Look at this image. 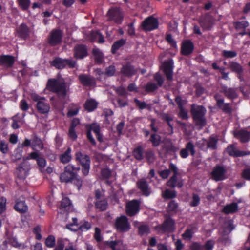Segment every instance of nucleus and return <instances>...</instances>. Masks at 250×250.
<instances>
[{
	"mask_svg": "<svg viewBox=\"0 0 250 250\" xmlns=\"http://www.w3.org/2000/svg\"><path fill=\"white\" fill-rule=\"evenodd\" d=\"M116 71L115 66L114 65H110L105 68L104 71V75L107 77H112L115 74Z\"/></svg>",
	"mask_w": 250,
	"mask_h": 250,
	"instance_id": "a18cd8bd",
	"label": "nucleus"
},
{
	"mask_svg": "<svg viewBox=\"0 0 250 250\" xmlns=\"http://www.w3.org/2000/svg\"><path fill=\"white\" fill-rule=\"evenodd\" d=\"M74 167L71 165H68L65 167L64 170L60 176L62 182L68 183L71 182L76 177V173L74 172Z\"/></svg>",
	"mask_w": 250,
	"mask_h": 250,
	"instance_id": "6e6552de",
	"label": "nucleus"
},
{
	"mask_svg": "<svg viewBox=\"0 0 250 250\" xmlns=\"http://www.w3.org/2000/svg\"><path fill=\"white\" fill-rule=\"evenodd\" d=\"M79 78L81 83L84 86H91L96 84L95 79L89 75H80Z\"/></svg>",
	"mask_w": 250,
	"mask_h": 250,
	"instance_id": "a878e982",
	"label": "nucleus"
},
{
	"mask_svg": "<svg viewBox=\"0 0 250 250\" xmlns=\"http://www.w3.org/2000/svg\"><path fill=\"white\" fill-rule=\"evenodd\" d=\"M32 147L36 151L42 149L43 148V144L41 140L37 137H34L32 142Z\"/></svg>",
	"mask_w": 250,
	"mask_h": 250,
	"instance_id": "ea45409f",
	"label": "nucleus"
},
{
	"mask_svg": "<svg viewBox=\"0 0 250 250\" xmlns=\"http://www.w3.org/2000/svg\"><path fill=\"white\" fill-rule=\"evenodd\" d=\"M47 86L50 91L57 93L60 98L64 99L66 97L68 88L63 79H49Z\"/></svg>",
	"mask_w": 250,
	"mask_h": 250,
	"instance_id": "f257e3e1",
	"label": "nucleus"
},
{
	"mask_svg": "<svg viewBox=\"0 0 250 250\" xmlns=\"http://www.w3.org/2000/svg\"><path fill=\"white\" fill-rule=\"evenodd\" d=\"M105 244L109 246L112 250H126L127 247L124 245L121 240L105 241Z\"/></svg>",
	"mask_w": 250,
	"mask_h": 250,
	"instance_id": "6ab92c4d",
	"label": "nucleus"
},
{
	"mask_svg": "<svg viewBox=\"0 0 250 250\" xmlns=\"http://www.w3.org/2000/svg\"><path fill=\"white\" fill-rule=\"evenodd\" d=\"M234 25L236 29H240L246 28L248 26V23L246 21H242L235 22Z\"/></svg>",
	"mask_w": 250,
	"mask_h": 250,
	"instance_id": "0e129e2a",
	"label": "nucleus"
},
{
	"mask_svg": "<svg viewBox=\"0 0 250 250\" xmlns=\"http://www.w3.org/2000/svg\"><path fill=\"white\" fill-rule=\"evenodd\" d=\"M176 196V192L174 190L166 189L164 194V197L166 198L171 199L175 198Z\"/></svg>",
	"mask_w": 250,
	"mask_h": 250,
	"instance_id": "5fc2aeb1",
	"label": "nucleus"
},
{
	"mask_svg": "<svg viewBox=\"0 0 250 250\" xmlns=\"http://www.w3.org/2000/svg\"><path fill=\"white\" fill-rule=\"evenodd\" d=\"M64 240L62 238L57 240V246L54 250H63L64 247Z\"/></svg>",
	"mask_w": 250,
	"mask_h": 250,
	"instance_id": "052dcab7",
	"label": "nucleus"
},
{
	"mask_svg": "<svg viewBox=\"0 0 250 250\" xmlns=\"http://www.w3.org/2000/svg\"><path fill=\"white\" fill-rule=\"evenodd\" d=\"M164 231L172 232L175 230V222L170 218H167L161 227Z\"/></svg>",
	"mask_w": 250,
	"mask_h": 250,
	"instance_id": "cd10ccee",
	"label": "nucleus"
},
{
	"mask_svg": "<svg viewBox=\"0 0 250 250\" xmlns=\"http://www.w3.org/2000/svg\"><path fill=\"white\" fill-rule=\"evenodd\" d=\"M190 152L192 156L195 153L194 146L191 142H189L186 146L185 148L182 149L180 152V155L183 158H186L188 156V152Z\"/></svg>",
	"mask_w": 250,
	"mask_h": 250,
	"instance_id": "5701e85b",
	"label": "nucleus"
},
{
	"mask_svg": "<svg viewBox=\"0 0 250 250\" xmlns=\"http://www.w3.org/2000/svg\"><path fill=\"white\" fill-rule=\"evenodd\" d=\"M167 185L172 188H174L176 186L180 188L183 186V184L182 180L178 179L177 175H173L167 181Z\"/></svg>",
	"mask_w": 250,
	"mask_h": 250,
	"instance_id": "7c9ffc66",
	"label": "nucleus"
},
{
	"mask_svg": "<svg viewBox=\"0 0 250 250\" xmlns=\"http://www.w3.org/2000/svg\"><path fill=\"white\" fill-rule=\"evenodd\" d=\"M206 112V109L202 106H198L193 104L191 107V113L193 119L197 125L202 127L206 124L205 115Z\"/></svg>",
	"mask_w": 250,
	"mask_h": 250,
	"instance_id": "f03ea898",
	"label": "nucleus"
},
{
	"mask_svg": "<svg viewBox=\"0 0 250 250\" xmlns=\"http://www.w3.org/2000/svg\"><path fill=\"white\" fill-rule=\"evenodd\" d=\"M173 62L172 60L165 62L162 65L163 71L168 81H171L173 78Z\"/></svg>",
	"mask_w": 250,
	"mask_h": 250,
	"instance_id": "dca6fc26",
	"label": "nucleus"
},
{
	"mask_svg": "<svg viewBox=\"0 0 250 250\" xmlns=\"http://www.w3.org/2000/svg\"><path fill=\"white\" fill-rule=\"evenodd\" d=\"M146 158L149 163H152L155 160V154L153 150L148 149L146 152Z\"/></svg>",
	"mask_w": 250,
	"mask_h": 250,
	"instance_id": "8fccbe9b",
	"label": "nucleus"
},
{
	"mask_svg": "<svg viewBox=\"0 0 250 250\" xmlns=\"http://www.w3.org/2000/svg\"><path fill=\"white\" fill-rule=\"evenodd\" d=\"M222 92L227 97L231 99H235L238 96L236 89L233 88L223 86L222 89Z\"/></svg>",
	"mask_w": 250,
	"mask_h": 250,
	"instance_id": "473e14b6",
	"label": "nucleus"
},
{
	"mask_svg": "<svg viewBox=\"0 0 250 250\" xmlns=\"http://www.w3.org/2000/svg\"><path fill=\"white\" fill-rule=\"evenodd\" d=\"M175 101L179 108L183 107V106L187 103L186 100L182 99L180 96H177L175 98Z\"/></svg>",
	"mask_w": 250,
	"mask_h": 250,
	"instance_id": "69168bd1",
	"label": "nucleus"
},
{
	"mask_svg": "<svg viewBox=\"0 0 250 250\" xmlns=\"http://www.w3.org/2000/svg\"><path fill=\"white\" fill-rule=\"evenodd\" d=\"M107 202L105 200L97 201L95 203V206L97 209L100 211H103L106 209L107 207Z\"/></svg>",
	"mask_w": 250,
	"mask_h": 250,
	"instance_id": "c03bdc74",
	"label": "nucleus"
},
{
	"mask_svg": "<svg viewBox=\"0 0 250 250\" xmlns=\"http://www.w3.org/2000/svg\"><path fill=\"white\" fill-rule=\"evenodd\" d=\"M178 204L175 201H171L168 206V210L169 211H176L178 208Z\"/></svg>",
	"mask_w": 250,
	"mask_h": 250,
	"instance_id": "4d7b16f0",
	"label": "nucleus"
},
{
	"mask_svg": "<svg viewBox=\"0 0 250 250\" xmlns=\"http://www.w3.org/2000/svg\"><path fill=\"white\" fill-rule=\"evenodd\" d=\"M15 62V58L11 55H1L0 56V66L11 67Z\"/></svg>",
	"mask_w": 250,
	"mask_h": 250,
	"instance_id": "393cba45",
	"label": "nucleus"
},
{
	"mask_svg": "<svg viewBox=\"0 0 250 250\" xmlns=\"http://www.w3.org/2000/svg\"><path fill=\"white\" fill-rule=\"evenodd\" d=\"M149 140L152 143L153 146L157 147L161 143V137L158 134L153 133L151 135Z\"/></svg>",
	"mask_w": 250,
	"mask_h": 250,
	"instance_id": "37998d69",
	"label": "nucleus"
},
{
	"mask_svg": "<svg viewBox=\"0 0 250 250\" xmlns=\"http://www.w3.org/2000/svg\"><path fill=\"white\" fill-rule=\"evenodd\" d=\"M158 21L152 16L146 19L142 23L141 27L145 31H149L157 29L158 27Z\"/></svg>",
	"mask_w": 250,
	"mask_h": 250,
	"instance_id": "9d476101",
	"label": "nucleus"
},
{
	"mask_svg": "<svg viewBox=\"0 0 250 250\" xmlns=\"http://www.w3.org/2000/svg\"><path fill=\"white\" fill-rule=\"evenodd\" d=\"M140 203L133 200L128 202L126 205V212L130 216L135 215L139 211Z\"/></svg>",
	"mask_w": 250,
	"mask_h": 250,
	"instance_id": "2eb2a0df",
	"label": "nucleus"
},
{
	"mask_svg": "<svg viewBox=\"0 0 250 250\" xmlns=\"http://www.w3.org/2000/svg\"><path fill=\"white\" fill-rule=\"evenodd\" d=\"M136 70L129 63L123 65L121 69L120 73L125 77H130L134 75Z\"/></svg>",
	"mask_w": 250,
	"mask_h": 250,
	"instance_id": "4be33fe9",
	"label": "nucleus"
},
{
	"mask_svg": "<svg viewBox=\"0 0 250 250\" xmlns=\"http://www.w3.org/2000/svg\"><path fill=\"white\" fill-rule=\"evenodd\" d=\"M214 243L212 240H208L205 244L204 248L206 250H212L214 246Z\"/></svg>",
	"mask_w": 250,
	"mask_h": 250,
	"instance_id": "774afa93",
	"label": "nucleus"
},
{
	"mask_svg": "<svg viewBox=\"0 0 250 250\" xmlns=\"http://www.w3.org/2000/svg\"><path fill=\"white\" fill-rule=\"evenodd\" d=\"M193 49V45L190 41H187L182 43L181 52L183 55H189L192 53Z\"/></svg>",
	"mask_w": 250,
	"mask_h": 250,
	"instance_id": "2f4dec72",
	"label": "nucleus"
},
{
	"mask_svg": "<svg viewBox=\"0 0 250 250\" xmlns=\"http://www.w3.org/2000/svg\"><path fill=\"white\" fill-rule=\"evenodd\" d=\"M72 208L73 206L69 199L67 197L63 198L61 201L59 208L60 213H64L65 212H68L72 210Z\"/></svg>",
	"mask_w": 250,
	"mask_h": 250,
	"instance_id": "412c9836",
	"label": "nucleus"
},
{
	"mask_svg": "<svg viewBox=\"0 0 250 250\" xmlns=\"http://www.w3.org/2000/svg\"><path fill=\"white\" fill-rule=\"evenodd\" d=\"M30 0H19V4L23 10H27L29 5Z\"/></svg>",
	"mask_w": 250,
	"mask_h": 250,
	"instance_id": "6e6d98bb",
	"label": "nucleus"
},
{
	"mask_svg": "<svg viewBox=\"0 0 250 250\" xmlns=\"http://www.w3.org/2000/svg\"><path fill=\"white\" fill-rule=\"evenodd\" d=\"M31 158L36 159L39 167L41 168H43L46 165L45 160L42 157H39V153L37 152H32L30 154Z\"/></svg>",
	"mask_w": 250,
	"mask_h": 250,
	"instance_id": "f704fd0d",
	"label": "nucleus"
},
{
	"mask_svg": "<svg viewBox=\"0 0 250 250\" xmlns=\"http://www.w3.org/2000/svg\"><path fill=\"white\" fill-rule=\"evenodd\" d=\"M155 80L157 82L158 87H161L164 83V79L162 76L159 73H156L154 76Z\"/></svg>",
	"mask_w": 250,
	"mask_h": 250,
	"instance_id": "13d9d810",
	"label": "nucleus"
},
{
	"mask_svg": "<svg viewBox=\"0 0 250 250\" xmlns=\"http://www.w3.org/2000/svg\"><path fill=\"white\" fill-rule=\"evenodd\" d=\"M45 245L48 247L52 248L55 243V239L53 236H49L45 240Z\"/></svg>",
	"mask_w": 250,
	"mask_h": 250,
	"instance_id": "603ef678",
	"label": "nucleus"
},
{
	"mask_svg": "<svg viewBox=\"0 0 250 250\" xmlns=\"http://www.w3.org/2000/svg\"><path fill=\"white\" fill-rule=\"evenodd\" d=\"M108 21H113L115 23L121 24L124 18L123 12L118 8L110 9L107 14Z\"/></svg>",
	"mask_w": 250,
	"mask_h": 250,
	"instance_id": "1a4fd4ad",
	"label": "nucleus"
},
{
	"mask_svg": "<svg viewBox=\"0 0 250 250\" xmlns=\"http://www.w3.org/2000/svg\"><path fill=\"white\" fill-rule=\"evenodd\" d=\"M233 134L243 143L248 142L250 138V132L243 129L236 131Z\"/></svg>",
	"mask_w": 250,
	"mask_h": 250,
	"instance_id": "b1692460",
	"label": "nucleus"
},
{
	"mask_svg": "<svg viewBox=\"0 0 250 250\" xmlns=\"http://www.w3.org/2000/svg\"><path fill=\"white\" fill-rule=\"evenodd\" d=\"M71 152V149L70 147H68L66 151L60 156V160L61 162L63 164L68 163L71 160V155L70 154Z\"/></svg>",
	"mask_w": 250,
	"mask_h": 250,
	"instance_id": "58836bf2",
	"label": "nucleus"
},
{
	"mask_svg": "<svg viewBox=\"0 0 250 250\" xmlns=\"http://www.w3.org/2000/svg\"><path fill=\"white\" fill-rule=\"evenodd\" d=\"M214 23V19L209 14H205L200 21L201 27L204 30L210 29Z\"/></svg>",
	"mask_w": 250,
	"mask_h": 250,
	"instance_id": "f3484780",
	"label": "nucleus"
},
{
	"mask_svg": "<svg viewBox=\"0 0 250 250\" xmlns=\"http://www.w3.org/2000/svg\"><path fill=\"white\" fill-rule=\"evenodd\" d=\"M92 52L96 62L98 64L102 63L104 60L102 53L97 48L93 49Z\"/></svg>",
	"mask_w": 250,
	"mask_h": 250,
	"instance_id": "79ce46f5",
	"label": "nucleus"
},
{
	"mask_svg": "<svg viewBox=\"0 0 250 250\" xmlns=\"http://www.w3.org/2000/svg\"><path fill=\"white\" fill-rule=\"evenodd\" d=\"M22 150L20 149H17L15 150L14 153L12 155V159L13 161H16L20 159L22 156Z\"/></svg>",
	"mask_w": 250,
	"mask_h": 250,
	"instance_id": "864d4df0",
	"label": "nucleus"
},
{
	"mask_svg": "<svg viewBox=\"0 0 250 250\" xmlns=\"http://www.w3.org/2000/svg\"><path fill=\"white\" fill-rule=\"evenodd\" d=\"M133 155L138 160H141L143 159V150L142 148L139 147L133 151Z\"/></svg>",
	"mask_w": 250,
	"mask_h": 250,
	"instance_id": "09e8293b",
	"label": "nucleus"
},
{
	"mask_svg": "<svg viewBox=\"0 0 250 250\" xmlns=\"http://www.w3.org/2000/svg\"><path fill=\"white\" fill-rule=\"evenodd\" d=\"M6 199L4 197L0 198V213H2L6 209Z\"/></svg>",
	"mask_w": 250,
	"mask_h": 250,
	"instance_id": "680f3d73",
	"label": "nucleus"
},
{
	"mask_svg": "<svg viewBox=\"0 0 250 250\" xmlns=\"http://www.w3.org/2000/svg\"><path fill=\"white\" fill-rule=\"evenodd\" d=\"M227 152L231 156L242 157L247 155L246 152L238 150L234 144L229 146L226 149Z\"/></svg>",
	"mask_w": 250,
	"mask_h": 250,
	"instance_id": "a211bd4d",
	"label": "nucleus"
},
{
	"mask_svg": "<svg viewBox=\"0 0 250 250\" xmlns=\"http://www.w3.org/2000/svg\"><path fill=\"white\" fill-rule=\"evenodd\" d=\"M214 98L216 101L217 106L222 109V110L227 114H231L232 112V108L231 104L229 103H225L224 99L221 97L219 94L214 95Z\"/></svg>",
	"mask_w": 250,
	"mask_h": 250,
	"instance_id": "4468645a",
	"label": "nucleus"
},
{
	"mask_svg": "<svg viewBox=\"0 0 250 250\" xmlns=\"http://www.w3.org/2000/svg\"><path fill=\"white\" fill-rule=\"evenodd\" d=\"M115 227L118 231L122 232L129 231L131 228L127 218L124 215L116 218Z\"/></svg>",
	"mask_w": 250,
	"mask_h": 250,
	"instance_id": "423d86ee",
	"label": "nucleus"
},
{
	"mask_svg": "<svg viewBox=\"0 0 250 250\" xmlns=\"http://www.w3.org/2000/svg\"><path fill=\"white\" fill-rule=\"evenodd\" d=\"M137 185L143 195L145 196L149 195L151 193V190L149 188L147 181L145 179L139 180L137 183Z\"/></svg>",
	"mask_w": 250,
	"mask_h": 250,
	"instance_id": "aec40b11",
	"label": "nucleus"
},
{
	"mask_svg": "<svg viewBox=\"0 0 250 250\" xmlns=\"http://www.w3.org/2000/svg\"><path fill=\"white\" fill-rule=\"evenodd\" d=\"M14 208L20 213H24L28 210V207L23 201L17 200Z\"/></svg>",
	"mask_w": 250,
	"mask_h": 250,
	"instance_id": "c9c22d12",
	"label": "nucleus"
},
{
	"mask_svg": "<svg viewBox=\"0 0 250 250\" xmlns=\"http://www.w3.org/2000/svg\"><path fill=\"white\" fill-rule=\"evenodd\" d=\"M139 233L141 235H146L150 232V229L147 225L143 224L138 227Z\"/></svg>",
	"mask_w": 250,
	"mask_h": 250,
	"instance_id": "de8ad7c7",
	"label": "nucleus"
},
{
	"mask_svg": "<svg viewBox=\"0 0 250 250\" xmlns=\"http://www.w3.org/2000/svg\"><path fill=\"white\" fill-rule=\"evenodd\" d=\"M203 245L197 242L193 243L190 246V249L191 250H203Z\"/></svg>",
	"mask_w": 250,
	"mask_h": 250,
	"instance_id": "338daca9",
	"label": "nucleus"
},
{
	"mask_svg": "<svg viewBox=\"0 0 250 250\" xmlns=\"http://www.w3.org/2000/svg\"><path fill=\"white\" fill-rule=\"evenodd\" d=\"M50 64L57 69H62L67 65L71 68L75 67L76 62L71 59L56 57L52 61L50 62Z\"/></svg>",
	"mask_w": 250,
	"mask_h": 250,
	"instance_id": "20e7f679",
	"label": "nucleus"
},
{
	"mask_svg": "<svg viewBox=\"0 0 250 250\" xmlns=\"http://www.w3.org/2000/svg\"><path fill=\"white\" fill-rule=\"evenodd\" d=\"M201 141L197 142V145H200ZM202 142V145H204L206 143L207 145V148H210L211 149H215L217 148V143L218 140L217 139L213 137H210L208 140H204Z\"/></svg>",
	"mask_w": 250,
	"mask_h": 250,
	"instance_id": "c756f323",
	"label": "nucleus"
},
{
	"mask_svg": "<svg viewBox=\"0 0 250 250\" xmlns=\"http://www.w3.org/2000/svg\"><path fill=\"white\" fill-rule=\"evenodd\" d=\"M17 33L20 37L25 39L28 36L29 29L26 25L22 24L17 29Z\"/></svg>",
	"mask_w": 250,
	"mask_h": 250,
	"instance_id": "4c0bfd02",
	"label": "nucleus"
},
{
	"mask_svg": "<svg viewBox=\"0 0 250 250\" xmlns=\"http://www.w3.org/2000/svg\"><path fill=\"white\" fill-rule=\"evenodd\" d=\"M77 221L76 218H73L72 222L67 224L66 226V228L73 231H77L78 229L83 231L88 230L91 228V225L89 222H85L83 225H80L77 223Z\"/></svg>",
	"mask_w": 250,
	"mask_h": 250,
	"instance_id": "9b49d317",
	"label": "nucleus"
},
{
	"mask_svg": "<svg viewBox=\"0 0 250 250\" xmlns=\"http://www.w3.org/2000/svg\"><path fill=\"white\" fill-rule=\"evenodd\" d=\"M229 68L232 72L237 74H242L244 69L243 67L238 62H231L229 63Z\"/></svg>",
	"mask_w": 250,
	"mask_h": 250,
	"instance_id": "e433bc0d",
	"label": "nucleus"
},
{
	"mask_svg": "<svg viewBox=\"0 0 250 250\" xmlns=\"http://www.w3.org/2000/svg\"><path fill=\"white\" fill-rule=\"evenodd\" d=\"M125 43V41L124 39H121L115 42L112 46V52L115 53L116 51L121 46H123Z\"/></svg>",
	"mask_w": 250,
	"mask_h": 250,
	"instance_id": "49530a36",
	"label": "nucleus"
},
{
	"mask_svg": "<svg viewBox=\"0 0 250 250\" xmlns=\"http://www.w3.org/2000/svg\"><path fill=\"white\" fill-rule=\"evenodd\" d=\"M31 98L34 101L37 102L36 108L39 113L45 114L49 112L50 106L44 97H42L37 94L33 93L31 94Z\"/></svg>",
	"mask_w": 250,
	"mask_h": 250,
	"instance_id": "7ed1b4c3",
	"label": "nucleus"
},
{
	"mask_svg": "<svg viewBox=\"0 0 250 250\" xmlns=\"http://www.w3.org/2000/svg\"><path fill=\"white\" fill-rule=\"evenodd\" d=\"M29 169V163L27 161L24 160L17 168L16 174L17 177L21 180L25 179L28 175Z\"/></svg>",
	"mask_w": 250,
	"mask_h": 250,
	"instance_id": "ddd939ff",
	"label": "nucleus"
},
{
	"mask_svg": "<svg viewBox=\"0 0 250 250\" xmlns=\"http://www.w3.org/2000/svg\"><path fill=\"white\" fill-rule=\"evenodd\" d=\"M97 103L93 99L87 100L84 104L85 109L88 111H92L96 108Z\"/></svg>",
	"mask_w": 250,
	"mask_h": 250,
	"instance_id": "a19ab883",
	"label": "nucleus"
},
{
	"mask_svg": "<svg viewBox=\"0 0 250 250\" xmlns=\"http://www.w3.org/2000/svg\"><path fill=\"white\" fill-rule=\"evenodd\" d=\"M223 56L227 58H233L237 56V53L234 51H223Z\"/></svg>",
	"mask_w": 250,
	"mask_h": 250,
	"instance_id": "bf43d9fd",
	"label": "nucleus"
},
{
	"mask_svg": "<svg viewBox=\"0 0 250 250\" xmlns=\"http://www.w3.org/2000/svg\"><path fill=\"white\" fill-rule=\"evenodd\" d=\"M75 56L78 59H82L87 55L86 47L83 45H78L74 48Z\"/></svg>",
	"mask_w": 250,
	"mask_h": 250,
	"instance_id": "c85d7f7f",
	"label": "nucleus"
},
{
	"mask_svg": "<svg viewBox=\"0 0 250 250\" xmlns=\"http://www.w3.org/2000/svg\"><path fill=\"white\" fill-rule=\"evenodd\" d=\"M62 32L60 29L51 31L47 38V42L52 46L60 44L62 41Z\"/></svg>",
	"mask_w": 250,
	"mask_h": 250,
	"instance_id": "0eeeda50",
	"label": "nucleus"
},
{
	"mask_svg": "<svg viewBox=\"0 0 250 250\" xmlns=\"http://www.w3.org/2000/svg\"><path fill=\"white\" fill-rule=\"evenodd\" d=\"M8 145L4 141H1L0 142V151L6 154L8 152Z\"/></svg>",
	"mask_w": 250,
	"mask_h": 250,
	"instance_id": "e2e57ef3",
	"label": "nucleus"
},
{
	"mask_svg": "<svg viewBox=\"0 0 250 250\" xmlns=\"http://www.w3.org/2000/svg\"><path fill=\"white\" fill-rule=\"evenodd\" d=\"M76 160L79 162L82 167V172L84 176L89 173L90 159L89 157L86 154H83L81 152L76 153Z\"/></svg>",
	"mask_w": 250,
	"mask_h": 250,
	"instance_id": "39448f33",
	"label": "nucleus"
},
{
	"mask_svg": "<svg viewBox=\"0 0 250 250\" xmlns=\"http://www.w3.org/2000/svg\"><path fill=\"white\" fill-rule=\"evenodd\" d=\"M233 222L229 220L224 222L221 229L220 230V233L223 236L227 235L230 233L234 229Z\"/></svg>",
	"mask_w": 250,
	"mask_h": 250,
	"instance_id": "bb28decb",
	"label": "nucleus"
},
{
	"mask_svg": "<svg viewBox=\"0 0 250 250\" xmlns=\"http://www.w3.org/2000/svg\"><path fill=\"white\" fill-rule=\"evenodd\" d=\"M227 170L225 167L217 165L215 166L211 172L212 178L216 181H221L225 178Z\"/></svg>",
	"mask_w": 250,
	"mask_h": 250,
	"instance_id": "f8f14e48",
	"label": "nucleus"
},
{
	"mask_svg": "<svg viewBox=\"0 0 250 250\" xmlns=\"http://www.w3.org/2000/svg\"><path fill=\"white\" fill-rule=\"evenodd\" d=\"M238 210V204L236 203H232L225 206L222 210V212L226 214H228L229 213H234L237 211Z\"/></svg>",
	"mask_w": 250,
	"mask_h": 250,
	"instance_id": "72a5a7b5",
	"label": "nucleus"
},
{
	"mask_svg": "<svg viewBox=\"0 0 250 250\" xmlns=\"http://www.w3.org/2000/svg\"><path fill=\"white\" fill-rule=\"evenodd\" d=\"M158 85L152 83H148L146 86L145 89L147 92H152L158 89Z\"/></svg>",
	"mask_w": 250,
	"mask_h": 250,
	"instance_id": "3c124183",
	"label": "nucleus"
}]
</instances>
